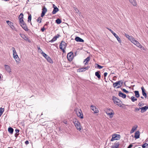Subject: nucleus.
<instances>
[{"instance_id":"39","label":"nucleus","mask_w":148,"mask_h":148,"mask_svg":"<svg viewBox=\"0 0 148 148\" xmlns=\"http://www.w3.org/2000/svg\"><path fill=\"white\" fill-rule=\"evenodd\" d=\"M131 99L132 102H134L137 100V99L134 96H132Z\"/></svg>"},{"instance_id":"4","label":"nucleus","mask_w":148,"mask_h":148,"mask_svg":"<svg viewBox=\"0 0 148 148\" xmlns=\"http://www.w3.org/2000/svg\"><path fill=\"white\" fill-rule=\"evenodd\" d=\"M77 116L80 119H82L84 118L82 112L80 109H76L75 110Z\"/></svg>"},{"instance_id":"8","label":"nucleus","mask_w":148,"mask_h":148,"mask_svg":"<svg viewBox=\"0 0 148 148\" xmlns=\"http://www.w3.org/2000/svg\"><path fill=\"white\" fill-rule=\"evenodd\" d=\"M20 35L25 40L29 42H30L31 41L28 37L26 36L25 34H20Z\"/></svg>"},{"instance_id":"38","label":"nucleus","mask_w":148,"mask_h":148,"mask_svg":"<svg viewBox=\"0 0 148 148\" xmlns=\"http://www.w3.org/2000/svg\"><path fill=\"white\" fill-rule=\"evenodd\" d=\"M42 20V19L39 16V17L36 20L39 23H40L41 22V20Z\"/></svg>"},{"instance_id":"58","label":"nucleus","mask_w":148,"mask_h":148,"mask_svg":"<svg viewBox=\"0 0 148 148\" xmlns=\"http://www.w3.org/2000/svg\"><path fill=\"white\" fill-rule=\"evenodd\" d=\"M25 143L26 144H28L29 143V141L28 140H26L25 142Z\"/></svg>"},{"instance_id":"62","label":"nucleus","mask_w":148,"mask_h":148,"mask_svg":"<svg viewBox=\"0 0 148 148\" xmlns=\"http://www.w3.org/2000/svg\"><path fill=\"white\" fill-rule=\"evenodd\" d=\"M77 51H76L74 53V54H74V56H75L77 55Z\"/></svg>"},{"instance_id":"41","label":"nucleus","mask_w":148,"mask_h":148,"mask_svg":"<svg viewBox=\"0 0 148 148\" xmlns=\"http://www.w3.org/2000/svg\"><path fill=\"white\" fill-rule=\"evenodd\" d=\"M56 40L57 39L54 36L51 40L49 41V42H53Z\"/></svg>"},{"instance_id":"13","label":"nucleus","mask_w":148,"mask_h":148,"mask_svg":"<svg viewBox=\"0 0 148 148\" xmlns=\"http://www.w3.org/2000/svg\"><path fill=\"white\" fill-rule=\"evenodd\" d=\"M125 35L132 42H133V41L135 40L134 38H133L132 36H130L127 34L125 33Z\"/></svg>"},{"instance_id":"32","label":"nucleus","mask_w":148,"mask_h":148,"mask_svg":"<svg viewBox=\"0 0 148 148\" xmlns=\"http://www.w3.org/2000/svg\"><path fill=\"white\" fill-rule=\"evenodd\" d=\"M119 142H117L116 143H115L114 144L113 146L114 147V148H117L119 147Z\"/></svg>"},{"instance_id":"44","label":"nucleus","mask_w":148,"mask_h":148,"mask_svg":"<svg viewBox=\"0 0 148 148\" xmlns=\"http://www.w3.org/2000/svg\"><path fill=\"white\" fill-rule=\"evenodd\" d=\"M95 64L96 65H97V68H99V69H102V68L103 67V66H101V65H99V64Z\"/></svg>"},{"instance_id":"9","label":"nucleus","mask_w":148,"mask_h":148,"mask_svg":"<svg viewBox=\"0 0 148 148\" xmlns=\"http://www.w3.org/2000/svg\"><path fill=\"white\" fill-rule=\"evenodd\" d=\"M6 23L12 29L15 30L16 29L15 28L13 25V23L11 21H6Z\"/></svg>"},{"instance_id":"22","label":"nucleus","mask_w":148,"mask_h":148,"mask_svg":"<svg viewBox=\"0 0 148 148\" xmlns=\"http://www.w3.org/2000/svg\"><path fill=\"white\" fill-rule=\"evenodd\" d=\"M40 53H41L42 56L44 57L45 59H47V58L49 56L45 53L42 49H40Z\"/></svg>"},{"instance_id":"26","label":"nucleus","mask_w":148,"mask_h":148,"mask_svg":"<svg viewBox=\"0 0 148 148\" xmlns=\"http://www.w3.org/2000/svg\"><path fill=\"white\" fill-rule=\"evenodd\" d=\"M138 127V126L137 125H135L133 127L130 132V133L132 134L134 132L135 130Z\"/></svg>"},{"instance_id":"43","label":"nucleus","mask_w":148,"mask_h":148,"mask_svg":"<svg viewBox=\"0 0 148 148\" xmlns=\"http://www.w3.org/2000/svg\"><path fill=\"white\" fill-rule=\"evenodd\" d=\"M148 146V144L145 143L143 144L142 146L143 148H145L146 147H147Z\"/></svg>"},{"instance_id":"14","label":"nucleus","mask_w":148,"mask_h":148,"mask_svg":"<svg viewBox=\"0 0 148 148\" xmlns=\"http://www.w3.org/2000/svg\"><path fill=\"white\" fill-rule=\"evenodd\" d=\"M140 109L141 110V113H143L145 112L147 109H148V106H145L144 107H143L141 108H140Z\"/></svg>"},{"instance_id":"50","label":"nucleus","mask_w":148,"mask_h":148,"mask_svg":"<svg viewBox=\"0 0 148 148\" xmlns=\"http://www.w3.org/2000/svg\"><path fill=\"white\" fill-rule=\"evenodd\" d=\"M46 29L45 28V27H43L42 28H41V31L42 32H43Z\"/></svg>"},{"instance_id":"51","label":"nucleus","mask_w":148,"mask_h":148,"mask_svg":"<svg viewBox=\"0 0 148 148\" xmlns=\"http://www.w3.org/2000/svg\"><path fill=\"white\" fill-rule=\"evenodd\" d=\"M107 29L108 30H109L112 34H113V33H114V32L111 29L109 28H107Z\"/></svg>"},{"instance_id":"45","label":"nucleus","mask_w":148,"mask_h":148,"mask_svg":"<svg viewBox=\"0 0 148 148\" xmlns=\"http://www.w3.org/2000/svg\"><path fill=\"white\" fill-rule=\"evenodd\" d=\"M122 90L124 92H125L127 94L129 93V91L127 90L126 89L124 88H123L122 89Z\"/></svg>"},{"instance_id":"59","label":"nucleus","mask_w":148,"mask_h":148,"mask_svg":"<svg viewBox=\"0 0 148 148\" xmlns=\"http://www.w3.org/2000/svg\"><path fill=\"white\" fill-rule=\"evenodd\" d=\"M13 56H14L16 55H17V54L16 52L13 53Z\"/></svg>"},{"instance_id":"7","label":"nucleus","mask_w":148,"mask_h":148,"mask_svg":"<svg viewBox=\"0 0 148 148\" xmlns=\"http://www.w3.org/2000/svg\"><path fill=\"white\" fill-rule=\"evenodd\" d=\"M134 44L136 45L138 47L140 48L141 49H144V47L141 45L136 40H134L132 42Z\"/></svg>"},{"instance_id":"20","label":"nucleus","mask_w":148,"mask_h":148,"mask_svg":"<svg viewBox=\"0 0 148 148\" xmlns=\"http://www.w3.org/2000/svg\"><path fill=\"white\" fill-rule=\"evenodd\" d=\"M116 38L117 40L119 43H121V41L119 36L114 32L112 34Z\"/></svg>"},{"instance_id":"47","label":"nucleus","mask_w":148,"mask_h":148,"mask_svg":"<svg viewBox=\"0 0 148 148\" xmlns=\"http://www.w3.org/2000/svg\"><path fill=\"white\" fill-rule=\"evenodd\" d=\"M60 47V49L62 51V52L64 53H65V51L64 50V49H63L62 48V47Z\"/></svg>"},{"instance_id":"17","label":"nucleus","mask_w":148,"mask_h":148,"mask_svg":"<svg viewBox=\"0 0 148 148\" xmlns=\"http://www.w3.org/2000/svg\"><path fill=\"white\" fill-rule=\"evenodd\" d=\"M111 110V111L110 112H108V111H107L106 113L109 116V117L110 118H112V117H113V115L114 114V113L113 112V111L112 110Z\"/></svg>"},{"instance_id":"53","label":"nucleus","mask_w":148,"mask_h":148,"mask_svg":"<svg viewBox=\"0 0 148 148\" xmlns=\"http://www.w3.org/2000/svg\"><path fill=\"white\" fill-rule=\"evenodd\" d=\"M12 51H13V53H15V52H16V51L15 50V49L14 48V47H12Z\"/></svg>"},{"instance_id":"5","label":"nucleus","mask_w":148,"mask_h":148,"mask_svg":"<svg viewBox=\"0 0 148 148\" xmlns=\"http://www.w3.org/2000/svg\"><path fill=\"white\" fill-rule=\"evenodd\" d=\"M120 138V135L119 134H113L112 135V137L111 140V141H113L114 140H119Z\"/></svg>"},{"instance_id":"10","label":"nucleus","mask_w":148,"mask_h":148,"mask_svg":"<svg viewBox=\"0 0 148 148\" xmlns=\"http://www.w3.org/2000/svg\"><path fill=\"white\" fill-rule=\"evenodd\" d=\"M90 108L91 110L94 111V113H96L99 112V111L98 109L96 108L95 106L93 105H91L90 106Z\"/></svg>"},{"instance_id":"49","label":"nucleus","mask_w":148,"mask_h":148,"mask_svg":"<svg viewBox=\"0 0 148 148\" xmlns=\"http://www.w3.org/2000/svg\"><path fill=\"white\" fill-rule=\"evenodd\" d=\"M140 108H138L136 107V108H135V110H134V111L135 112H137V111H139L140 110Z\"/></svg>"},{"instance_id":"29","label":"nucleus","mask_w":148,"mask_h":148,"mask_svg":"<svg viewBox=\"0 0 148 148\" xmlns=\"http://www.w3.org/2000/svg\"><path fill=\"white\" fill-rule=\"evenodd\" d=\"M8 130L9 133L12 134L13 132L14 129L11 127H9L8 128Z\"/></svg>"},{"instance_id":"63","label":"nucleus","mask_w":148,"mask_h":148,"mask_svg":"<svg viewBox=\"0 0 148 148\" xmlns=\"http://www.w3.org/2000/svg\"><path fill=\"white\" fill-rule=\"evenodd\" d=\"M38 50L39 51V52H40V49H41L39 47L38 48Z\"/></svg>"},{"instance_id":"40","label":"nucleus","mask_w":148,"mask_h":148,"mask_svg":"<svg viewBox=\"0 0 148 148\" xmlns=\"http://www.w3.org/2000/svg\"><path fill=\"white\" fill-rule=\"evenodd\" d=\"M4 111V109L1 108H0V116H1Z\"/></svg>"},{"instance_id":"25","label":"nucleus","mask_w":148,"mask_h":148,"mask_svg":"<svg viewBox=\"0 0 148 148\" xmlns=\"http://www.w3.org/2000/svg\"><path fill=\"white\" fill-rule=\"evenodd\" d=\"M13 57L16 62H19L20 59L18 58V55L14 56H13Z\"/></svg>"},{"instance_id":"55","label":"nucleus","mask_w":148,"mask_h":148,"mask_svg":"<svg viewBox=\"0 0 148 148\" xmlns=\"http://www.w3.org/2000/svg\"><path fill=\"white\" fill-rule=\"evenodd\" d=\"M133 146L132 144H130L129 145L127 148H131Z\"/></svg>"},{"instance_id":"21","label":"nucleus","mask_w":148,"mask_h":148,"mask_svg":"<svg viewBox=\"0 0 148 148\" xmlns=\"http://www.w3.org/2000/svg\"><path fill=\"white\" fill-rule=\"evenodd\" d=\"M141 90H142V93L143 95L146 98L147 97V94L145 92V90L143 87H141Z\"/></svg>"},{"instance_id":"52","label":"nucleus","mask_w":148,"mask_h":148,"mask_svg":"<svg viewBox=\"0 0 148 148\" xmlns=\"http://www.w3.org/2000/svg\"><path fill=\"white\" fill-rule=\"evenodd\" d=\"M74 9H75V10L76 11V12L77 13H78L79 12V10H78V9H77V8H74Z\"/></svg>"},{"instance_id":"28","label":"nucleus","mask_w":148,"mask_h":148,"mask_svg":"<svg viewBox=\"0 0 148 148\" xmlns=\"http://www.w3.org/2000/svg\"><path fill=\"white\" fill-rule=\"evenodd\" d=\"M130 2L134 6H136L137 4L135 1L134 0H129Z\"/></svg>"},{"instance_id":"16","label":"nucleus","mask_w":148,"mask_h":148,"mask_svg":"<svg viewBox=\"0 0 148 148\" xmlns=\"http://www.w3.org/2000/svg\"><path fill=\"white\" fill-rule=\"evenodd\" d=\"M66 46V43L63 41H62L59 47H63L65 49Z\"/></svg>"},{"instance_id":"1","label":"nucleus","mask_w":148,"mask_h":148,"mask_svg":"<svg viewBox=\"0 0 148 148\" xmlns=\"http://www.w3.org/2000/svg\"><path fill=\"white\" fill-rule=\"evenodd\" d=\"M112 99L114 103L116 105H117L120 107H122V105L123 104L121 103L122 102L118 98L115 96L112 97Z\"/></svg>"},{"instance_id":"61","label":"nucleus","mask_w":148,"mask_h":148,"mask_svg":"<svg viewBox=\"0 0 148 148\" xmlns=\"http://www.w3.org/2000/svg\"><path fill=\"white\" fill-rule=\"evenodd\" d=\"M17 134V133H16L15 134V136L16 137L18 136V134Z\"/></svg>"},{"instance_id":"57","label":"nucleus","mask_w":148,"mask_h":148,"mask_svg":"<svg viewBox=\"0 0 148 148\" xmlns=\"http://www.w3.org/2000/svg\"><path fill=\"white\" fill-rule=\"evenodd\" d=\"M138 106H141L142 105H143V103H138Z\"/></svg>"},{"instance_id":"3","label":"nucleus","mask_w":148,"mask_h":148,"mask_svg":"<svg viewBox=\"0 0 148 148\" xmlns=\"http://www.w3.org/2000/svg\"><path fill=\"white\" fill-rule=\"evenodd\" d=\"M123 82L122 80H119L113 84V86L116 88H119L121 87Z\"/></svg>"},{"instance_id":"30","label":"nucleus","mask_w":148,"mask_h":148,"mask_svg":"<svg viewBox=\"0 0 148 148\" xmlns=\"http://www.w3.org/2000/svg\"><path fill=\"white\" fill-rule=\"evenodd\" d=\"M48 61V62H49L50 63H53V62L52 60L51 59L50 57L49 56L46 59Z\"/></svg>"},{"instance_id":"60","label":"nucleus","mask_w":148,"mask_h":148,"mask_svg":"<svg viewBox=\"0 0 148 148\" xmlns=\"http://www.w3.org/2000/svg\"><path fill=\"white\" fill-rule=\"evenodd\" d=\"M85 69V71L86 70H87L89 68L88 67H86L84 68Z\"/></svg>"},{"instance_id":"37","label":"nucleus","mask_w":148,"mask_h":148,"mask_svg":"<svg viewBox=\"0 0 148 148\" xmlns=\"http://www.w3.org/2000/svg\"><path fill=\"white\" fill-rule=\"evenodd\" d=\"M19 18V22H20V24H22L23 23H24L25 22L23 21V18Z\"/></svg>"},{"instance_id":"42","label":"nucleus","mask_w":148,"mask_h":148,"mask_svg":"<svg viewBox=\"0 0 148 148\" xmlns=\"http://www.w3.org/2000/svg\"><path fill=\"white\" fill-rule=\"evenodd\" d=\"M49 22H46V23H45V24H44V26H43V27H45V28L46 29L47 28H48V26H48V24H49Z\"/></svg>"},{"instance_id":"11","label":"nucleus","mask_w":148,"mask_h":148,"mask_svg":"<svg viewBox=\"0 0 148 148\" xmlns=\"http://www.w3.org/2000/svg\"><path fill=\"white\" fill-rule=\"evenodd\" d=\"M47 10L45 6H43V8L42 9V12L41 15V17H43L45 15V14L47 12Z\"/></svg>"},{"instance_id":"34","label":"nucleus","mask_w":148,"mask_h":148,"mask_svg":"<svg viewBox=\"0 0 148 148\" xmlns=\"http://www.w3.org/2000/svg\"><path fill=\"white\" fill-rule=\"evenodd\" d=\"M85 71V69H84V68H82L77 70V71L79 72H82Z\"/></svg>"},{"instance_id":"64","label":"nucleus","mask_w":148,"mask_h":148,"mask_svg":"<svg viewBox=\"0 0 148 148\" xmlns=\"http://www.w3.org/2000/svg\"><path fill=\"white\" fill-rule=\"evenodd\" d=\"M56 7V6H55L54 4H53V8H54V7Z\"/></svg>"},{"instance_id":"46","label":"nucleus","mask_w":148,"mask_h":148,"mask_svg":"<svg viewBox=\"0 0 148 148\" xmlns=\"http://www.w3.org/2000/svg\"><path fill=\"white\" fill-rule=\"evenodd\" d=\"M23 18V13H21L20 14L18 18Z\"/></svg>"},{"instance_id":"36","label":"nucleus","mask_w":148,"mask_h":148,"mask_svg":"<svg viewBox=\"0 0 148 148\" xmlns=\"http://www.w3.org/2000/svg\"><path fill=\"white\" fill-rule=\"evenodd\" d=\"M32 19V16L30 14H29L28 17V21L29 22L30 21H31V20Z\"/></svg>"},{"instance_id":"33","label":"nucleus","mask_w":148,"mask_h":148,"mask_svg":"<svg viewBox=\"0 0 148 148\" xmlns=\"http://www.w3.org/2000/svg\"><path fill=\"white\" fill-rule=\"evenodd\" d=\"M56 22L58 24H60L62 22L61 20L59 18H58L56 20Z\"/></svg>"},{"instance_id":"54","label":"nucleus","mask_w":148,"mask_h":148,"mask_svg":"<svg viewBox=\"0 0 148 148\" xmlns=\"http://www.w3.org/2000/svg\"><path fill=\"white\" fill-rule=\"evenodd\" d=\"M108 74V73L107 72H105L104 73V77H106Z\"/></svg>"},{"instance_id":"12","label":"nucleus","mask_w":148,"mask_h":148,"mask_svg":"<svg viewBox=\"0 0 148 148\" xmlns=\"http://www.w3.org/2000/svg\"><path fill=\"white\" fill-rule=\"evenodd\" d=\"M21 26L26 31H28L29 29L27 28L26 23H25L20 24Z\"/></svg>"},{"instance_id":"35","label":"nucleus","mask_w":148,"mask_h":148,"mask_svg":"<svg viewBox=\"0 0 148 148\" xmlns=\"http://www.w3.org/2000/svg\"><path fill=\"white\" fill-rule=\"evenodd\" d=\"M90 60V57L89 56V57H87L85 60V61H84V62L85 61H86V62L85 63V64L86 65V64H88L87 63V62H88L89 60Z\"/></svg>"},{"instance_id":"2","label":"nucleus","mask_w":148,"mask_h":148,"mask_svg":"<svg viewBox=\"0 0 148 148\" xmlns=\"http://www.w3.org/2000/svg\"><path fill=\"white\" fill-rule=\"evenodd\" d=\"M73 122L74 123L77 130L80 131L82 129V128L80 123L78 121L77 119H74L73 120Z\"/></svg>"},{"instance_id":"27","label":"nucleus","mask_w":148,"mask_h":148,"mask_svg":"<svg viewBox=\"0 0 148 148\" xmlns=\"http://www.w3.org/2000/svg\"><path fill=\"white\" fill-rule=\"evenodd\" d=\"M100 72L99 71H98L95 72V75L98 78L100 79L101 77V75L100 74Z\"/></svg>"},{"instance_id":"56","label":"nucleus","mask_w":148,"mask_h":148,"mask_svg":"<svg viewBox=\"0 0 148 148\" xmlns=\"http://www.w3.org/2000/svg\"><path fill=\"white\" fill-rule=\"evenodd\" d=\"M15 131L16 132V133H18L19 132V130L18 129H16L15 130Z\"/></svg>"},{"instance_id":"24","label":"nucleus","mask_w":148,"mask_h":148,"mask_svg":"<svg viewBox=\"0 0 148 148\" xmlns=\"http://www.w3.org/2000/svg\"><path fill=\"white\" fill-rule=\"evenodd\" d=\"M59 11L58 8L57 7H54L53 10L52 12V14H56Z\"/></svg>"},{"instance_id":"31","label":"nucleus","mask_w":148,"mask_h":148,"mask_svg":"<svg viewBox=\"0 0 148 148\" xmlns=\"http://www.w3.org/2000/svg\"><path fill=\"white\" fill-rule=\"evenodd\" d=\"M134 92L135 94V96L137 98H138L140 97V95L138 91H135Z\"/></svg>"},{"instance_id":"48","label":"nucleus","mask_w":148,"mask_h":148,"mask_svg":"<svg viewBox=\"0 0 148 148\" xmlns=\"http://www.w3.org/2000/svg\"><path fill=\"white\" fill-rule=\"evenodd\" d=\"M60 36L59 34H57L54 37L56 39H57V38H58Z\"/></svg>"},{"instance_id":"15","label":"nucleus","mask_w":148,"mask_h":148,"mask_svg":"<svg viewBox=\"0 0 148 148\" xmlns=\"http://www.w3.org/2000/svg\"><path fill=\"white\" fill-rule=\"evenodd\" d=\"M4 67L5 70L7 71V72L9 73L11 72V69L9 65L5 64L4 65Z\"/></svg>"},{"instance_id":"23","label":"nucleus","mask_w":148,"mask_h":148,"mask_svg":"<svg viewBox=\"0 0 148 148\" xmlns=\"http://www.w3.org/2000/svg\"><path fill=\"white\" fill-rule=\"evenodd\" d=\"M139 136L140 132L138 131L135 133L134 137L136 139H138L139 138Z\"/></svg>"},{"instance_id":"18","label":"nucleus","mask_w":148,"mask_h":148,"mask_svg":"<svg viewBox=\"0 0 148 148\" xmlns=\"http://www.w3.org/2000/svg\"><path fill=\"white\" fill-rule=\"evenodd\" d=\"M75 40L76 41L78 42H84V41L83 39L78 36L75 37Z\"/></svg>"},{"instance_id":"19","label":"nucleus","mask_w":148,"mask_h":148,"mask_svg":"<svg viewBox=\"0 0 148 148\" xmlns=\"http://www.w3.org/2000/svg\"><path fill=\"white\" fill-rule=\"evenodd\" d=\"M119 97H122L123 98H125L126 97V95L125 94L123 93L121 91H120L119 92Z\"/></svg>"},{"instance_id":"6","label":"nucleus","mask_w":148,"mask_h":148,"mask_svg":"<svg viewBox=\"0 0 148 148\" xmlns=\"http://www.w3.org/2000/svg\"><path fill=\"white\" fill-rule=\"evenodd\" d=\"M74 56V54L71 51L68 53L67 56V59L69 61L72 60Z\"/></svg>"}]
</instances>
